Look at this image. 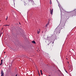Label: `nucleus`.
Returning <instances> with one entry per match:
<instances>
[{
  "label": "nucleus",
  "instance_id": "obj_26",
  "mask_svg": "<svg viewBox=\"0 0 76 76\" xmlns=\"http://www.w3.org/2000/svg\"><path fill=\"white\" fill-rule=\"evenodd\" d=\"M68 63H69V62H68Z\"/></svg>",
  "mask_w": 76,
  "mask_h": 76
},
{
  "label": "nucleus",
  "instance_id": "obj_1",
  "mask_svg": "<svg viewBox=\"0 0 76 76\" xmlns=\"http://www.w3.org/2000/svg\"><path fill=\"white\" fill-rule=\"evenodd\" d=\"M71 16L72 17L73 16H76V12H71Z\"/></svg>",
  "mask_w": 76,
  "mask_h": 76
},
{
  "label": "nucleus",
  "instance_id": "obj_6",
  "mask_svg": "<svg viewBox=\"0 0 76 76\" xmlns=\"http://www.w3.org/2000/svg\"><path fill=\"white\" fill-rule=\"evenodd\" d=\"M37 33L38 34H39L40 33V29H39V30H37Z\"/></svg>",
  "mask_w": 76,
  "mask_h": 76
},
{
  "label": "nucleus",
  "instance_id": "obj_4",
  "mask_svg": "<svg viewBox=\"0 0 76 76\" xmlns=\"http://www.w3.org/2000/svg\"><path fill=\"white\" fill-rule=\"evenodd\" d=\"M49 23H50V21H49L48 22V23L46 25V27H47L48 25H49Z\"/></svg>",
  "mask_w": 76,
  "mask_h": 76
},
{
  "label": "nucleus",
  "instance_id": "obj_25",
  "mask_svg": "<svg viewBox=\"0 0 76 76\" xmlns=\"http://www.w3.org/2000/svg\"><path fill=\"white\" fill-rule=\"evenodd\" d=\"M50 76V75H49V76Z\"/></svg>",
  "mask_w": 76,
  "mask_h": 76
},
{
  "label": "nucleus",
  "instance_id": "obj_11",
  "mask_svg": "<svg viewBox=\"0 0 76 76\" xmlns=\"http://www.w3.org/2000/svg\"><path fill=\"white\" fill-rule=\"evenodd\" d=\"M40 72L41 73H42V71L41 70H40Z\"/></svg>",
  "mask_w": 76,
  "mask_h": 76
},
{
  "label": "nucleus",
  "instance_id": "obj_22",
  "mask_svg": "<svg viewBox=\"0 0 76 76\" xmlns=\"http://www.w3.org/2000/svg\"><path fill=\"white\" fill-rule=\"evenodd\" d=\"M59 72H60V71L59 70Z\"/></svg>",
  "mask_w": 76,
  "mask_h": 76
},
{
  "label": "nucleus",
  "instance_id": "obj_19",
  "mask_svg": "<svg viewBox=\"0 0 76 76\" xmlns=\"http://www.w3.org/2000/svg\"><path fill=\"white\" fill-rule=\"evenodd\" d=\"M50 4H51V3H51V2H50Z\"/></svg>",
  "mask_w": 76,
  "mask_h": 76
},
{
  "label": "nucleus",
  "instance_id": "obj_27",
  "mask_svg": "<svg viewBox=\"0 0 76 76\" xmlns=\"http://www.w3.org/2000/svg\"><path fill=\"white\" fill-rule=\"evenodd\" d=\"M14 0V1H15V0Z\"/></svg>",
  "mask_w": 76,
  "mask_h": 76
},
{
  "label": "nucleus",
  "instance_id": "obj_24",
  "mask_svg": "<svg viewBox=\"0 0 76 76\" xmlns=\"http://www.w3.org/2000/svg\"><path fill=\"white\" fill-rule=\"evenodd\" d=\"M50 11H51V9H50Z\"/></svg>",
  "mask_w": 76,
  "mask_h": 76
},
{
  "label": "nucleus",
  "instance_id": "obj_23",
  "mask_svg": "<svg viewBox=\"0 0 76 76\" xmlns=\"http://www.w3.org/2000/svg\"><path fill=\"white\" fill-rule=\"evenodd\" d=\"M42 33H43V31H42Z\"/></svg>",
  "mask_w": 76,
  "mask_h": 76
},
{
  "label": "nucleus",
  "instance_id": "obj_2",
  "mask_svg": "<svg viewBox=\"0 0 76 76\" xmlns=\"http://www.w3.org/2000/svg\"><path fill=\"white\" fill-rule=\"evenodd\" d=\"M53 43H54V42H50L49 44H48V45H51V46H53Z\"/></svg>",
  "mask_w": 76,
  "mask_h": 76
},
{
  "label": "nucleus",
  "instance_id": "obj_5",
  "mask_svg": "<svg viewBox=\"0 0 76 76\" xmlns=\"http://www.w3.org/2000/svg\"><path fill=\"white\" fill-rule=\"evenodd\" d=\"M53 9H52L50 11V13L52 15H53Z\"/></svg>",
  "mask_w": 76,
  "mask_h": 76
},
{
  "label": "nucleus",
  "instance_id": "obj_20",
  "mask_svg": "<svg viewBox=\"0 0 76 76\" xmlns=\"http://www.w3.org/2000/svg\"><path fill=\"white\" fill-rule=\"evenodd\" d=\"M24 5H26V4H24Z\"/></svg>",
  "mask_w": 76,
  "mask_h": 76
},
{
  "label": "nucleus",
  "instance_id": "obj_15",
  "mask_svg": "<svg viewBox=\"0 0 76 76\" xmlns=\"http://www.w3.org/2000/svg\"><path fill=\"white\" fill-rule=\"evenodd\" d=\"M19 24H20V22L19 23Z\"/></svg>",
  "mask_w": 76,
  "mask_h": 76
},
{
  "label": "nucleus",
  "instance_id": "obj_13",
  "mask_svg": "<svg viewBox=\"0 0 76 76\" xmlns=\"http://www.w3.org/2000/svg\"><path fill=\"white\" fill-rule=\"evenodd\" d=\"M1 34H3V32H1Z\"/></svg>",
  "mask_w": 76,
  "mask_h": 76
},
{
  "label": "nucleus",
  "instance_id": "obj_7",
  "mask_svg": "<svg viewBox=\"0 0 76 76\" xmlns=\"http://www.w3.org/2000/svg\"><path fill=\"white\" fill-rule=\"evenodd\" d=\"M3 64V59L1 60V63L0 64V66H1Z\"/></svg>",
  "mask_w": 76,
  "mask_h": 76
},
{
  "label": "nucleus",
  "instance_id": "obj_16",
  "mask_svg": "<svg viewBox=\"0 0 76 76\" xmlns=\"http://www.w3.org/2000/svg\"><path fill=\"white\" fill-rule=\"evenodd\" d=\"M65 71H66V73H67V71H66L65 70Z\"/></svg>",
  "mask_w": 76,
  "mask_h": 76
},
{
  "label": "nucleus",
  "instance_id": "obj_14",
  "mask_svg": "<svg viewBox=\"0 0 76 76\" xmlns=\"http://www.w3.org/2000/svg\"><path fill=\"white\" fill-rule=\"evenodd\" d=\"M41 75H43V74H42V72L41 73Z\"/></svg>",
  "mask_w": 76,
  "mask_h": 76
},
{
  "label": "nucleus",
  "instance_id": "obj_10",
  "mask_svg": "<svg viewBox=\"0 0 76 76\" xmlns=\"http://www.w3.org/2000/svg\"><path fill=\"white\" fill-rule=\"evenodd\" d=\"M4 26H7V25H5Z\"/></svg>",
  "mask_w": 76,
  "mask_h": 76
},
{
  "label": "nucleus",
  "instance_id": "obj_9",
  "mask_svg": "<svg viewBox=\"0 0 76 76\" xmlns=\"http://www.w3.org/2000/svg\"><path fill=\"white\" fill-rule=\"evenodd\" d=\"M7 19H8V17L7 16L6 18V20H7Z\"/></svg>",
  "mask_w": 76,
  "mask_h": 76
},
{
  "label": "nucleus",
  "instance_id": "obj_12",
  "mask_svg": "<svg viewBox=\"0 0 76 76\" xmlns=\"http://www.w3.org/2000/svg\"><path fill=\"white\" fill-rule=\"evenodd\" d=\"M18 76V75H17V74H16L15 76Z\"/></svg>",
  "mask_w": 76,
  "mask_h": 76
},
{
  "label": "nucleus",
  "instance_id": "obj_17",
  "mask_svg": "<svg viewBox=\"0 0 76 76\" xmlns=\"http://www.w3.org/2000/svg\"><path fill=\"white\" fill-rule=\"evenodd\" d=\"M0 37H1V34H0Z\"/></svg>",
  "mask_w": 76,
  "mask_h": 76
},
{
  "label": "nucleus",
  "instance_id": "obj_3",
  "mask_svg": "<svg viewBox=\"0 0 76 76\" xmlns=\"http://www.w3.org/2000/svg\"><path fill=\"white\" fill-rule=\"evenodd\" d=\"M1 76H4V73L3 72V70H1Z\"/></svg>",
  "mask_w": 76,
  "mask_h": 76
},
{
  "label": "nucleus",
  "instance_id": "obj_18",
  "mask_svg": "<svg viewBox=\"0 0 76 76\" xmlns=\"http://www.w3.org/2000/svg\"><path fill=\"white\" fill-rule=\"evenodd\" d=\"M3 28H2V30H3Z\"/></svg>",
  "mask_w": 76,
  "mask_h": 76
},
{
  "label": "nucleus",
  "instance_id": "obj_21",
  "mask_svg": "<svg viewBox=\"0 0 76 76\" xmlns=\"http://www.w3.org/2000/svg\"><path fill=\"white\" fill-rule=\"evenodd\" d=\"M7 26H9V25H7Z\"/></svg>",
  "mask_w": 76,
  "mask_h": 76
},
{
  "label": "nucleus",
  "instance_id": "obj_8",
  "mask_svg": "<svg viewBox=\"0 0 76 76\" xmlns=\"http://www.w3.org/2000/svg\"><path fill=\"white\" fill-rule=\"evenodd\" d=\"M32 43H33V44H36V42H35L34 41H32Z\"/></svg>",
  "mask_w": 76,
  "mask_h": 76
}]
</instances>
